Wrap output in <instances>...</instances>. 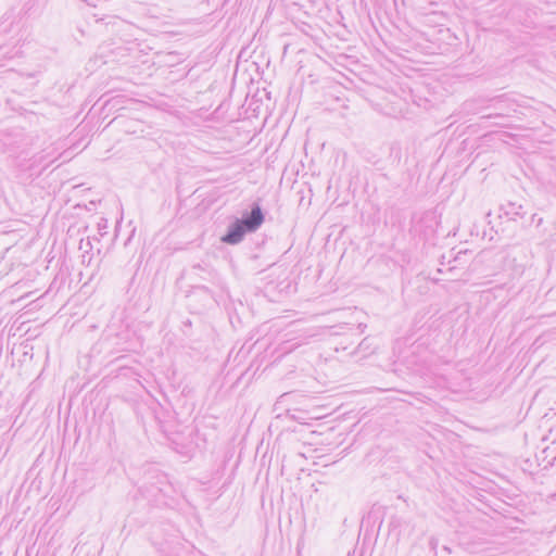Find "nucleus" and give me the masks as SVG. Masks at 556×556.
Segmentation results:
<instances>
[{
	"instance_id": "obj_1",
	"label": "nucleus",
	"mask_w": 556,
	"mask_h": 556,
	"mask_svg": "<svg viewBox=\"0 0 556 556\" xmlns=\"http://www.w3.org/2000/svg\"><path fill=\"white\" fill-rule=\"evenodd\" d=\"M264 220L261 207L255 206L248 218L239 220L248 231L257 229Z\"/></svg>"
},
{
	"instance_id": "obj_2",
	"label": "nucleus",
	"mask_w": 556,
	"mask_h": 556,
	"mask_svg": "<svg viewBox=\"0 0 556 556\" xmlns=\"http://www.w3.org/2000/svg\"><path fill=\"white\" fill-rule=\"evenodd\" d=\"M248 231L243 224H241L239 220L232 226V228L230 229V231L223 238V241L224 242H227V243H237L241 240V238L243 237L244 232Z\"/></svg>"
}]
</instances>
